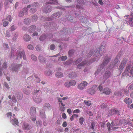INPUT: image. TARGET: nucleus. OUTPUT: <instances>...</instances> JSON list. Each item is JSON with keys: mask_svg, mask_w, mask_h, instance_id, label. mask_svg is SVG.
Here are the masks:
<instances>
[{"mask_svg": "<svg viewBox=\"0 0 133 133\" xmlns=\"http://www.w3.org/2000/svg\"><path fill=\"white\" fill-rule=\"evenodd\" d=\"M111 74L110 72L109 71H106L103 75V78L106 80L109 78Z\"/></svg>", "mask_w": 133, "mask_h": 133, "instance_id": "14", "label": "nucleus"}, {"mask_svg": "<svg viewBox=\"0 0 133 133\" xmlns=\"http://www.w3.org/2000/svg\"><path fill=\"white\" fill-rule=\"evenodd\" d=\"M24 92L26 95H29L30 93V90H28L26 88H24L23 90Z\"/></svg>", "mask_w": 133, "mask_h": 133, "instance_id": "29", "label": "nucleus"}, {"mask_svg": "<svg viewBox=\"0 0 133 133\" xmlns=\"http://www.w3.org/2000/svg\"><path fill=\"white\" fill-rule=\"evenodd\" d=\"M55 125L56 126H58L60 124V121L59 119H58L57 121L55 123Z\"/></svg>", "mask_w": 133, "mask_h": 133, "instance_id": "56", "label": "nucleus"}, {"mask_svg": "<svg viewBox=\"0 0 133 133\" xmlns=\"http://www.w3.org/2000/svg\"><path fill=\"white\" fill-rule=\"evenodd\" d=\"M58 101L59 102V106L65 105V104L63 103V102L61 99V98H58Z\"/></svg>", "mask_w": 133, "mask_h": 133, "instance_id": "26", "label": "nucleus"}, {"mask_svg": "<svg viewBox=\"0 0 133 133\" xmlns=\"http://www.w3.org/2000/svg\"><path fill=\"white\" fill-rule=\"evenodd\" d=\"M128 89L130 90H131L133 89V84H132L130 85L128 87Z\"/></svg>", "mask_w": 133, "mask_h": 133, "instance_id": "62", "label": "nucleus"}, {"mask_svg": "<svg viewBox=\"0 0 133 133\" xmlns=\"http://www.w3.org/2000/svg\"><path fill=\"white\" fill-rule=\"evenodd\" d=\"M67 58V57L66 56H63L61 57H60L59 58L58 60L59 61H64Z\"/></svg>", "mask_w": 133, "mask_h": 133, "instance_id": "28", "label": "nucleus"}, {"mask_svg": "<svg viewBox=\"0 0 133 133\" xmlns=\"http://www.w3.org/2000/svg\"><path fill=\"white\" fill-rule=\"evenodd\" d=\"M111 92V90L108 88H104L103 90L102 93H104L106 95L109 94Z\"/></svg>", "mask_w": 133, "mask_h": 133, "instance_id": "15", "label": "nucleus"}, {"mask_svg": "<svg viewBox=\"0 0 133 133\" xmlns=\"http://www.w3.org/2000/svg\"><path fill=\"white\" fill-rule=\"evenodd\" d=\"M12 101L16 103L17 102V100L16 99L15 97V96H13L12 98Z\"/></svg>", "mask_w": 133, "mask_h": 133, "instance_id": "55", "label": "nucleus"}, {"mask_svg": "<svg viewBox=\"0 0 133 133\" xmlns=\"http://www.w3.org/2000/svg\"><path fill=\"white\" fill-rule=\"evenodd\" d=\"M109 113L111 115L115 114H117L118 115H120L119 111L118 110H116L114 109H113L111 110L109 112Z\"/></svg>", "mask_w": 133, "mask_h": 133, "instance_id": "13", "label": "nucleus"}, {"mask_svg": "<svg viewBox=\"0 0 133 133\" xmlns=\"http://www.w3.org/2000/svg\"><path fill=\"white\" fill-rule=\"evenodd\" d=\"M98 89L102 93L103 92V87L101 85L99 86L98 87Z\"/></svg>", "mask_w": 133, "mask_h": 133, "instance_id": "58", "label": "nucleus"}, {"mask_svg": "<svg viewBox=\"0 0 133 133\" xmlns=\"http://www.w3.org/2000/svg\"><path fill=\"white\" fill-rule=\"evenodd\" d=\"M61 13L58 12L54 13L52 15V17L54 19H56L59 18L61 15Z\"/></svg>", "mask_w": 133, "mask_h": 133, "instance_id": "17", "label": "nucleus"}, {"mask_svg": "<svg viewBox=\"0 0 133 133\" xmlns=\"http://www.w3.org/2000/svg\"><path fill=\"white\" fill-rule=\"evenodd\" d=\"M38 59L39 61L43 63H44L45 62V58L41 55H39L38 57Z\"/></svg>", "mask_w": 133, "mask_h": 133, "instance_id": "21", "label": "nucleus"}, {"mask_svg": "<svg viewBox=\"0 0 133 133\" xmlns=\"http://www.w3.org/2000/svg\"><path fill=\"white\" fill-rule=\"evenodd\" d=\"M31 58L34 61H35L37 60V57L34 55H32L31 56Z\"/></svg>", "mask_w": 133, "mask_h": 133, "instance_id": "42", "label": "nucleus"}, {"mask_svg": "<svg viewBox=\"0 0 133 133\" xmlns=\"http://www.w3.org/2000/svg\"><path fill=\"white\" fill-rule=\"evenodd\" d=\"M36 113V108L34 107H31L30 109V113L31 116V119L34 121H35L36 120V116L35 114Z\"/></svg>", "mask_w": 133, "mask_h": 133, "instance_id": "4", "label": "nucleus"}, {"mask_svg": "<svg viewBox=\"0 0 133 133\" xmlns=\"http://www.w3.org/2000/svg\"><path fill=\"white\" fill-rule=\"evenodd\" d=\"M5 20L8 21L10 22H11L12 20L11 16L10 15L7 16L6 17Z\"/></svg>", "mask_w": 133, "mask_h": 133, "instance_id": "30", "label": "nucleus"}, {"mask_svg": "<svg viewBox=\"0 0 133 133\" xmlns=\"http://www.w3.org/2000/svg\"><path fill=\"white\" fill-rule=\"evenodd\" d=\"M46 35H47V38L48 39H49L52 38L53 37V35L52 34H50Z\"/></svg>", "mask_w": 133, "mask_h": 133, "instance_id": "44", "label": "nucleus"}, {"mask_svg": "<svg viewBox=\"0 0 133 133\" xmlns=\"http://www.w3.org/2000/svg\"><path fill=\"white\" fill-rule=\"evenodd\" d=\"M96 60L95 58H94L92 60V61H91L90 62L89 61V62L86 61H83L78 65L77 67L79 69H81L82 66H85L89 65L90 63L96 61Z\"/></svg>", "mask_w": 133, "mask_h": 133, "instance_id": "7", "label": "nucleus"}, {"mask_svg": "<svg viewBox=\"0 0 133 133\" xmlns=\"http://www.w3.org/2000/svg\"><path fill=\"white\" fill-rule=\"evenodd\" d=\"M24 12H23V11H20L18 14V16L20 17L23 16L24 15Z\"/></svg>", "mask_w": 133, "mask_h": 133, "instance_id": "63", "label": "nucleus"}, {"mask_svg": "<svg viewBox=\"0 0 133 133\" xmlns=\"http://www.w3.org/2000/svg\"><path fill=\"white\" fill-rule=\"evenodd\" d=\"M69 82L71 86H72L75 85L76 83V81L73 80H71Z\"/></svg>", "mask_w": 133, "mask_h": 133, "instance_id": "31", "label": "nucleus"}, {"mask_svg": "<svg viewBox=\"0 0 133 133\" xmlns=\"http://www.w3.org/2000/svg\"><path fill=\"white\" fill-rule=\"evenodd\" d=\"M106 46L105 44L103 43L101 44L99 47L97 49V50L94 52V56L97 57L100 54V56H102L103 53L105 52L106 51Z\"/></svg>", "mask_w": 133, "mask_h": 133, "instance_id": "1", "label": "nucleus"}, {"mask_svg": "<svg viewBox=\"0 0 133 133\" xmlns=\"http://www.w3.org/2000/svg\"><path fill=\"white\" fill-rule=\"evenodd\" d=\"M84 102L85 104L88 106H90L91 104L90 101L85 100L84 101Z\"/></svg>", "mask_w": 133, "mask_h": 133, "instance_id": "35", "label": "nucleus"}, {"mask_svg": "<svg viewBox=\"0 0 133 133\" xmlns=\"http://www.w3.org/2000/svg\"><path fill=\"white\" fill-rule=\"evenodd\" d=\"M125 17H126L125 21L129 24L131 26L133 27V13H132L130 15H127Z\"/></svg>", "mask_w": 133, "mask_h": 133, "instance_id": "5", "label": "nucleus"}, {"mask_svg": "<svg viewBox=\"0 0 133 133\" xmlns=\"http://www.w3.org/2000/svg\"><path fill=\"white\" fill-rule=\"evenodd\" d=\"M43 9V12L46 13L50 12L51 11V7L49 5L47 6L46 7H44Z\"/></svg>", "mask_w": 133, "mask_h": 133, "instance_id": "16", "label": "nucleus"}, {"mask_svg": "<svg viewBox=\"0 0 133 133\" xmlns=\"http://www.w3.org/2000/svg\"><path fill=\"white\" fill-rule=\"evenodd\" d=\"M36 26L35 25H32L30 26L29 28V31L30 32L32 33L35 30Z\"/></svg>", "mask_w": 133, "mask_h": 133, "instance_id": "20", "label": "nucleus"}, {"mask_svg": "<svg viewBox=\"0 0 133 133\" xmlns=\"http://www.w3.org/2000/svg\"><path fill=\"white\" fill-rule=\"evenodd\" d=\"M129 91L127 90H124L123 94L124 95L128 96L129 95Z\"/></svg>", "mask_w": 133, "mask_h": 133, "instance_id": "41", "label": "nucleus"}, {"mask_svg": "<svg viewBox=\"0 0 133 133\" xmlns=\"http://www.w3.org/2000/svg\"><path fill=\"white\" fill-rule=\"evenodd\" d=\"M28 48L30 50H31L33 49L34 48L33 46L31 45H29L28 46Z\"/></svg>", "mask_w": 133, "mask_h": 133, "instance_id": "50", "label": "nucleus"}, {"mask_svg": "<svg viewBox=\"0 0 133 133\" xmlns=\"http://www.w3.org/2000/svg\"><path fill=\"white\" fill-rule=\"evenodd\" d=\"M8 24L9 22H8L5 21L3 23V25L4 27H5L8 26Z\"/></svg>", "mask_w": 133, "mask_h": 133, "instance_id": "45", "label": "nucleus"}, {"mask_svg": "<svg viewBox=\"0 0 133 133\" xmlns=\"http://www.w3.org/2000/svg\"><path fill=\"white\" fill-rule=\"evenodd\" d=\"M51 105L49 103H46L44 104L43 108L44 109H49Z\"/></svg>", "mask_w": 133, "mask_h": 133, "instance_id": "22", "label": "nucleus"}, {"mask_svg": "<svg viewBox=\"0 0 133 133\" xmlns=\"http://www.w3.org/2000/svg\"><path fill=\"white\" fill-rule=\"evenodd\" d=\"M55 75L57 78H60L63 77V74L62 72H57L56 73Z\"/></svg>", "mask_w": 133, "mask_h": 133, "instance_id": "23", "label": "nucleus"}, {"mask_svg": "<svg viewBox=\"0 0 133 133\" xmlns=\"http://www.w3.org/2000/svg\"><path fill=\"white\" fill-rule=\"evenodd\" d=\"M30 37L28 35H25L23 36V38L26 41H28L30 39Z\"/></svg>", "mask_w": 133, "mask_h": 133, "instance_id": "24", "label": "nucleus"}, {"mask_svg": "<svg viewBox=\"0 0 133 133\" xmlns=\"http://www.w3.org/2000/svg\"><path fill=\"white\" fill-rule=\"evenodd\" d=\"M123 74L129 77L133 76V63H129L125 70Z\"/></svg>", "mask_w": 133, "mask_h": 133, "instance_id": "2", "label": "nucleus"}, {"mask_svg": "<svg viewBox=\"0 0 133 133\" xmlns=\"http://www.w3.org/2000/svg\"><path fill=\"white\" fill-rule=\"evenodd\" d=\"M45 111L44 110H42L40 111V115L43 116H45Z\"/></svg>", "mask_w": 133, "mask_h": 133, "instance_id": "51", "label": "nucleus"}, {"mask_svg": "<svg viewBox=\"0 0 133 133\" xmlns=\"http://www.w3.org/2000/svg\"><path fill=\"white\" fill-rule=\"evenodd\" d=\"M22 66L21 64H18L15 66L14 65V66L13 65H11L12 67V71H17L19 69L20 67Z\"/></svg>", "mask_w": 133, "mask_h": 133, "instance_id": "12", "label": "nucleus"}, {"mask_svg": "<svg viewBox=\"0 0 133 133\" xmlns=\"http://www.w3.org/2000/svg\"><path fill=\"white\" fill-rule=\"evenodd\" d=\"M7 66V63L6 62H5L2 65V68L4 69H6Z\"/></svg>", "mask_w": 133, "mask_h": 133, "instance_id": "54", "label": "nucleus"}, {"mask_svg": "<svg viewBox=\"0 0 133 133\" xmlns=\"http://www.w3.org/2000/svg\"><path fill=\"white\" fill-rule=\"evenodd\" d=\"M120 54V53H118L116 57L115 58V59L114 60L112 64L111 65H110L109 67V69L111 68H112L115 66L117 64L118 62L119 63V59L120 57L122 56L121 54Z\"/></svg>", "mask_w": 133, "mask_h": 133, "instance_id": "6", "label": "nucleus"}, {"mask_svg": "<svg viewBox=\"0 0 133 133\" xmlns=\"http://www.w3.org/2000/svg\"><path fill=\"white\" fill-rule=\"evenodd\" d=\"M24 125L25 129L26 130H29L31 128L30 126L27 124L24 123Z\"/></svg>", "mask_w": 133, "mask_h": 133, "instance_id": "27", "label": "nucleus"}, {"mask_svg": "<svg viewBox=\"0 0 133 133\" xmlns=\"http://www.w3.org/2000/svg\"><path fill=\"white\" fill-rule=\"evenodd\" d=\"M37 19V17L36 15H34L32 17V20L33 22H35L36 21Z\"/></svg>", "mask_w": 133, "mask_h": 133, "instance_id": "39", "label": "nucleus"}, {"mask_svg": "<svg viewBox=\"0 0 133 133\" xmlns=\"http://www.w3.org/2000/svg\"><path fill=\"white\" fill-rule=\"evenodd\" d=\"M30 12L32 13H34L36 11V10L34 8H32L30 10Z\"/></svg>", "mask_w": 133, "mask_h": 133, "instance_id": "60", "label": "nucleus"}, {"mask_svg": "<svg viewBox=\"0 0 133 133\" xmlns=\"http://www.w3.org/2000/svg\"><path fill=\"white\" fill-rule=\"evenodd\" d=\"M107 127H108V130L109 131L110 130H111V128H110L111 124L110 123L108 122V123H107Z\"/></svg>", "mask_w": 133, "mask_h": 133, "instance_id": "52", "label": "nucleus"}, {"mask_svg": "<svg viewBox=\"0 0 133 133\" xmlns=\"http://www.w3.org/2000/svg\"><path fill=\"white\" fill-rule=\"evenodd\" d=\"M11 122L12 123H14L16 124V125H17L18 123V120L16 119L15 118L14 119H11Z\"/></svg>", "mask_w": 133, "mask_h": 133, "instance_id": "32", "label": "nucleus"}, {"mask_svg": "<svg viewBox=\"0 0 133 133\" xmlns=\"http://www.w3.org/2000/svg\"><path fill=\"white\" fill-rule=\"evenodd\" d=\"M87 84L88 83L87 82L84 81L78 85L77 88L79 89L83 90L85 86L87 85Z\"/></svg>", "mask_w": 133, "mask_h": 133, "instance_id": "11", "label": "nucleus"}, {"mask_svg": "<svg viewBox=\"0 0 133 133\" xmlns=\"http://www.w3.org/2000/svg\"><path fill=\"white\" fill-rule=\"evenodd\" d=\"M86 112L89 115V116H91L93 115L92 113L90 111H86Z\"/></svg>", "mask_w": 133, "mask_h": 133, "instance_id": "57", "label": "nucleus"}, {"mask_svg": "<svg viewBox=\"0 0 133 133\" xmlns=\"http://www.w3.org/2000/svg\"><path fill=\"white\" fill-rule=\"evenodd\" d=\"M51 1H52V2H48L46 3V4H56L57 5L58 4V2L57 1V0H50Z\"/></svg>", "mask_w": 133, "mask_h": 133, "instance_id": "25", "label": "nucleus"}, {"mask_svg": "<svg viewBox=\"0 0 133 133\" xmlns=\"http://www.w3.org/2000/svg\"><path fill=\"white\" fill-rule=\"evenodd\" d=\"M82 60V59L81 58L78 59L77 60L73 62V64L74 65H76L81 62Z\"/></svg>", "mask_w": 133, "mask_h": 133, "instance_id": "36", "label": "nucleus"}, {"mask_svg": "<svg viewBox=\"0 0 133 133\" xmlns=\"http://www.w3.org/2000/svg\"><path fill=\"white\" fill-rule=\"evenodd\" d=\"M50 49L51 50H52L55 49V46L54 44H51L50 46Z\"/></svg>", "mask_w": 133, "mask_h": 133, "instance_id": "61", "label": "nucleus"}, {"mask_svg": "<svg viewBox=\"0 0 133 133\" xmlns=\"http://www.w3.org/2000/svg\"><path fill=\"white\" fill-rule=\"evenodd\" d=\"M114 94L116 96H121L122 94V93L120 91H116L114 92Z\"/></svg>", "mask_w": 133, "mask_h": 133, "instance_id": "38", "label": "nucleus"}, {"mask_svg": "<svg viewBox=\"0 0 133 133\" xmlns=\"http://www.w3.org/2000/svg\"><path fill=\"white\" fill-rule=\"evenodd\" d=\"M17 53V55L16 58V60H17L19 58V59H22V57L24 60H26V57L25 54V52L24 51H19V52H18Z\"/></svg>", "mask_w": 133, "mask_h": 133, "instance_id": "8", "label": "nucleus"}, {"mask_svg": "<svg viewBox=\"0 0 133 133\" xmlns=\"http://www.w3.org/2000/svg\"><path fill=\"white\" fill-rule=\"evenodd\" d=\"M110 59V58L109 57H105L103 61L100 66V68L98 69L95 73V76L97 75L100 71H101V70L103 69L104 67L108 64Z\"/></svg>", "mask_w": 133, "mask_h": 133, "instance_id": "3", "label": "nucleus"}, {"mask_svg": "<svg viewBox=\"0 0 133 133\" xmlns=\"http://www.w3.org/2000/svg\"><path fill=\"white\" fill-rule=\"evenodd\" d=\"M65 86V87L68 88L70 87L71 86L70 85L69 82H67L65 83L64 84Z\"/></svg>", "mask_w": 133, "mask_h": 133, "instance_id": "48", "label": "nucleus"}, {"mask_svg": "<svg viewBox=\"0 0 133 133\" xmlns=\"http://www.w3.org/2000/svg\"><path fill=\"white\" fill-rule=\"evenodd\" d=\"M46 38H47V35H44L41 36L39 38V39L41 41H43Z\"/></svg>", "mask_w": 133, "mask_h": 133, "instance_id": "33", "label": "nucleus"}, {"mask_svg": "<svg viewBox=\"0 0 133 133\" xmlns=\"http://www.w3.org/2000/svg\"><path fill=\"white\" fill-rule=\"evenodd\" d=\"M84 120V119L83 117H81L79 119V122L80 124L82 125Z\"/></svg>", "mask_w": 133, "mask_h": 133, "instance_id": "34", "label": "nucleus"}, {"mask_svg": "<svg viewBox=\"0 0 133 133\" xmlns=\"http://www.w3.org/2000/svg\"><path fill=\"white\" fill-rule=\"evenodd\" d=\"M41 48V46L40 45H38L36 46V49L37 51H39Z\"/></svg>", "mask_w": 133, "mask_h": 133, "instance_id": "53", "label": "nucleus"}, {"mask_svg": "<svg viewBox=\"0 0 133 133\" xmlns=\"http://www.w3.org/2000/svg\"><path fill=\"white\" fill-rule=\"evenodd\" d=\"M124 102L127 104H130L132 102L131 99L128 97L125 98L124 100Z\"/></svg>", "mask_w": 133, "mask_h": 133, "instance_id": "19", "label": "nucleus"}, {"mask_svg": "<svg viewBox=\"0 0 133 133\" xmlns=\"http://www.w3.org/2000/svg\"><path fill=\"white\" fill-rule=\"evenodd\" d=\"M16 28V26L13 25L11 27L10 30L12 31L15 30Z\"/></svg>", "mask_w": 133, "mask_h": 133, "instance_id": "49", "label": "nucleus"}, {"mask_svg": "<svg viewBox=\"0 0 133 133\" xmlns=\"http://www.w3.org/2000/svg\"><path fill=\"white\" fill-rule=\"evenodd\" d=\"M100 107L102 108H104L107 107V105L106 103H104L101 105Z\"/></svg>", "mask_w": 133, "mask_h": 133, "instance_id": "46", "label": "nucleus"}, {"mask_svg": "<svg viewBox=\"0 0 133 133\" xmlns=\"http://www.w3.org/2000/svg\"><path fill=\"white\" fill-rule=\"evenodd\" d=\"M128 61L126 58H124L122 61L121 64L119 67V70L120 71H122Z\"/></svg>", "mask_w": 133, "mask_h": 133, "instance_id": "9", "label": "nucleus"}, {"mask_svg": "<svg viewBox=\"0 0 133 133\" xmlns=\"http://www.w3.org/2000/svg\"><path fill=\"white\" fill-rule=\"evenodd\" d=\"M93 52V51H90L87 54L86 56V57L87 58H89L91 57L92 55V54Z\"/></svg>", "mask_w": 133, "mask_h": 133, "instance_id": "40", "label": "nucleus"}, {"mask_svg": "<svg viewBox=\"0 0 133 133\" xmlns=\"http://www.w3.org/2000/svg\"><path fill=\"white\" fill-rule=\"evenodd\" d=\"M97 124L96 122H93L91 124V127L93 130L96 129L97 128Z\"/></svg>", "mask_w": 133, "mask_h": 133, "instance_id": "18", "label": "nucleus"}, {"mask_svg": "<svg viewBox=\"0 0 133 133\" xmlns=\"http://www.w3.org/2000/svg\"><path fill=\"white\" fill-rule=\"evenodd\" d=\"M97 89V86L95 85H93L91 88L87 90L88 92L91 95L94 94L95 93L96 90Z\"/></svg>", "mask_w": 133, "mask_h": 133, "instance_id": "10", "label": "nucleus"}, {"mask_svg": "<svg viewBox=\"0 0 133 133\" xmlns=\"http://www.w3.org/2000/svg\"><path fill=\"white\" fill-rule=\"evenodd\" d=\"M30 19L28 18L25 19L24 20V23L26 24H29L30 23Z\"/></svg>", "mask_w": 133, "mask_h": 133, "instance_id": "37", "label": "nucleus"}, {"mask_svg": "<svg viewBox=\"0 0 133 133\" xmlns=\"http://www.w3.org/2000/svg\"><path fill=\"white\" fill-rule=\"evenodd\" d=\"M7 117L8 118H10L12 116V113L11 112H8L6 114Z\"/></svg>", "mask_w": 133, "mask_h": 133, "instance_id": "43", "label": "nucleus"}, {"mask_svg": "<svg viewBox=\"0 0 133 133\" xmlns=\"http://www.w3.org/2000/svg\"><path fill=\"white\" fill-rule=\"evenodd\" d=\"M28 9L26 8H24L23 9V12H24V14L26 15L27 14Z\"/></svg>", "mask_w": 133, "mask_h": 133, "instance_id": "59", "label": "nucleus"}, {"mask_svg": "<svg viewBox=\"0 0 133 133\" xmlns=\"http://www.w3.org/2000/svg\"><path fill=\"white\" fill-rule=\"evenodd\" d=\"M4 85L8 89H9L10 87L8 85V84L6 82H4Z\"/></svg>", "mask_w": 133, "mask_h": 133, "instance_id": "64", "label": "nucleus"}, {"mask_svg": "<svg viewBox=\"0 0 133 133\" xmlns=\"http://www.w3.org/2000/svg\"><path fill=\"white\" fill-rule=\"evenodd\" d=\"M65 106V105H64L59 106L60 110L62 111H64L65 110V108L64 107Z\"/></svg>", "mask_w": 133, "mask_h": 133, "instance_id": "47", "label": "nucleus"}]
</instances>
